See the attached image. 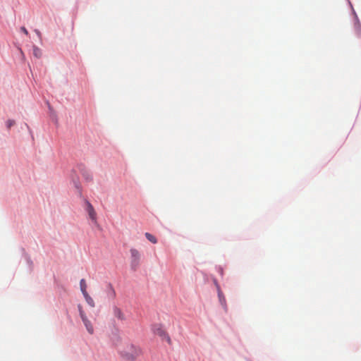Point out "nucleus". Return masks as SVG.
Segmentation results:
<instances>
[{"label": "nucleus", "instance_id": "1", "mask_svg": "<svg viewBox=\"0 0 361 361\" xmlns=\"http://www.w3.org/2000/svg\"><path fill=\"white\" fill-rule=\"evenodd\" d=\"M118 350L121 355L126 360H135L141 355V350L130 343L126 344Z\"/></svg>", "mask_w": 361, "mask_h": 361}, {"label": "nucleus", "instance_id": "2", "mask_svg": "<svg viewBox=\"0 0 361 361\" xmlns=\"http://www.w3.org/2000/svg\"><path fill=\"white\" fill-rule=\"evenodd\" d=\"M130 266L133 270H136L140 265L141 259V254L140 251L135 248L130 250Z\"/></svg>", "mask_w": 361, "mask_h": 361}, {"label": "nucleus", "instance_id": "3", "mask_svg": "<svg viewBox=\"0 0 361 361\" xmlns=\"http://www.w3.org/2000/svg\"><path fill=\"white\" fill-rule=\"evenodd\" d=\"M153 331L155 334H157L161 337L166 338L169 342L171 341L170 337L166 334L165 330L163 329L162 326H161L159 324L154 325L153 326Z\"/></svg>", "mask_w": 361, "mask_h": 361}, {"label": "nucleus", "instance_id": "4", "mask_svg": "<svg viewBox=\"0 0 361 361\" xmlns=\"http://www.w3.org/2000/svg\"><path fill=\"white\" fill-rule=\"evenodd\" d=\"M81 319L86 327L87 331L89 334H94V327L91 323V322L87 319L85 314H81Z\"/></svg>", "mask_w": 361, "mask_h": 361}, {"label": "nucleus", "instance_id": "5", "mask_svg": "<svg viewBox=\"0 0 361 361\" xmlns=\"http://www.w3.org/2000/svg\"><path fill=\"white\" fill-rule=\"evenodd\" d=\"M87 210L89 214L90 218L94 222L97 221V214L92 207V205L87 202Z\"/></svg>", "mask_w": 361, "mask_h": 361}, {"label": "nucleus", "instance_id": "6", "mask_svg": "<svg viewBox=\"0 0 361 361\" xmlns=\"http://www.w3.org/2000/svg\"><path fill=\"white\" fill-rule=\"evenodd\" d=\"M113 312H114V315L119 320H124L125 319V315L123 313L122 310L118 307H114L113 308Z\"/></svg>", "mask_w": 361, "mask_h": 361}, {"label": "nucleus", "instance_id": "7", "mask_svg": "<svg viewBox=\"0 0 361 361\" xmlns=\"http://www.w3.org/2000/svg\"><path fill=\"white\" fill-rule=\"evenodd\" d=\"M87 303L94 307V302L93 300V299L90 296V295L87 293H85V294L83 295Z\"/></svg>", "mask_w": 361, "mask_h": 361}, {"label": "nucleus", "instance_id": "8", "mask_svg": "<svg viewBox=\"0 0 361 361\" xmlns=\"http://www.w3.org/2000/svg\"><path fill=\"white\" fill-rule=\"evenodd\" d=\"M218 296H219V301H220L221 305L225 309H226V302L225 297H224V294L220 290L218 293Z\"/></svg>", "mask_w": 361, "mask_h": 361}, {"label": "nucleus", "instance_id": "9", "mask_svg": "<svg viewBox=\"0 0 361 361\" xmlns=\"http://www.w3.org/2000/svg\"><path fill=\"white\" fill-rule=\"evenodd\" d=\"M80 290L82 293V295L85 294V293H87V284L85 279H81L80 281Z\"/></svg>", "mask_w": 361, "mask_h": 361}, {"label": "nucleus", "instance_id": "10", "mask_svg": "<svg viewBox=\"0 0 361 361\" xmlns=\"http://www.w3.org/2000/svg\"><path fill=\"white\" fill-rule=\"evenodd\" d=\"M33 55L37 59L40 58L42 55V50L39 48H38L37 47L34 46L33 47Z\"/></svg>", "mask_w": 361, "mask_h": 361}, {"label": "nucleus", "instance_id": "11", "mask_svg": "<svg viewBox=\"0 0 361 361\" xmlns=\"http://www.w3.org/2000/svg\"><path fill=\"white\" fill-rule=\"evenodd\" d=\"M145 235L146 238L151 243H152L154 244H156L157 243V240L156 237L154 236L153 235H152L151 233H145Z\"/></svg>", "mask_w": 361, "mask_h": 361}, {"label": "nucleus", "instance_id": "12", "mask_svg": "<svg viewBox=\"0 0 361 361\" xmlns=\"http://www.w3.org/2000/svg\"><path fill=\"white\" fill-rule=\"evenodd\" d=\"M14 124H15V121L13 120H8L7 121V126H8V128H10Z\"/></svg>", "mask_w": 361, "mask_h": 361}, {"label": "nucleus", "instance_id": "13", "mask_svg": "<svg viewBox=\"0 0 361 361\" xmlns=\"http://www.w3.org/2000/svg\"><path fill=\"white\" fill-rule=\"evenodd\" d=\"M20 30L26 35H28V31L27 30V29L25 27H20Z\"/></svg>", "mask_w": 361, "mask_h": 361}, {"label": "nucleus", "instance_id": "14", "mask_svg": "<svg viewBox=\"0 0 361 361\" xmlns=\"http://www.w3.org/2000/svg\"><path fill=\"white\" fill-rule=\"evenodd\" d=\"M78 310L80 313V317H81V314H85L82 310V307L80 305H78Z\"/></svg>", "mask_w": 361, "mask_h": 361}, {"label": "nucleus", "instance_id": "15", "mask_svg": "<svg viewBox=\"0 0 361 361\" xmlns=\"http://www.w3.org/2000/svg\"><path fill=\"white\" fill-rule=\"evenodd\" d=\"M35 32L37 33V35L39 37H40V36H41V33H40V32H39V30H35Z\"/></svg>", "mask_w": 361, "mask_h": 361}, {"label": "nucleus", "instance_id": "16", "mask_svg": "<svg viewBox=\"0 0 361 361\" xmlns=\"http://www.w3.org/2000/svg\"><path fill=\"white\" fill-rule=\"evenodd\" d=\"M112 293H113L114 295H115V292H114V290H112Z\"/></svg>", "mask_w": 361, "mask_h": 361}]
</instances>
